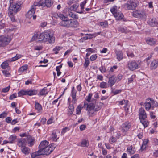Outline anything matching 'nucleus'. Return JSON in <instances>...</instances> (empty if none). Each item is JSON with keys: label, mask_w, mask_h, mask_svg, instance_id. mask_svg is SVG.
<instances>
[{"label": "nucleus", "mask_w": 158, "mask_h": 158, "mask_svg": "<svg viewBox=\"0 0 158 158\" xmlns=\"http://www.w3.org/2000/svg\"><path fill=\"white\" fill-rule=\"evenodd\" d=\"M69 112L70 114H72L73 112L74 111V107L73 105H69Z\"/></svg>", "instance_id": "43"}, {"label": "nucleus", "mask_w": 158, "mask_h": 158, "mask_svg": "<svg viewBox=\"0 0 158 158\" xmlns=\"http://www.w3.org/2000/svg\"><path fill=\"white\" fill-rule=\"evenodd\" d=\"M139 119L147 118V114L145 113V111L143 108H141L139 109Z\"/></svg>", "instance_id": "16"}, {"label": "nucleus", "mask_w": 158, "mask_h": 158, "mask_svg": "<svg viewBox=\"0 0 158 158\" xmlns=\"http://www.w3.org/2000/svg\"><path fill=\"white\" fill-rule=\"evenodd\" d=\"M116 141V138L113 136L110 137L109 139V141L110 143L112 144L113 143L115 142Z\"/></svg>", "instance_id": "54"}, {"label": "nucleus", "mask_w": 158, "mask_h": 158, "mask_svg": "<svg viewBox=\"0 0 158 158\" xmlns=\"http://www.w3.org/2000/svg\"><path fill=\"white\" fill-rule=\"evenodd\" d=\"M79 5L78 3H76L70 6L69 7L66 8L63 10V13L67 16H68L70 17L76 19H78V15L71 11H75L79 13H84L82 10H81L80 11H77V8L79 7Z\"/></svg>", "instance_id": "3"}, {"label": "nucleus", "mask_w": 158, "mask_h": 158, "mask_svg": "<svg viewBox=\"0 0 158 158\" xmlns=\"http://www.w3.org/2000/svg\"><path fill=\"white\" fill-rule=\"evenodd\" d=\"M21 9V4L16 3H11L9 9L8 14L11 16H13Z\"/></svg>", "instance_id": "6"}, {"label": "nucleus", "mask_w": 158, "mask_h": 158, "mask_svg": "<svg viewBox=\"0 0 158 158\" xmlns=\"http://www.w3.org/2000/svg\"><path fill=\"white\" fill-rule=\"evenodd\" d=\"M86 3V2L85 1H83L80 4L81 9V10H82L83 11V12L84 11V6L85 5Z\"/></svg>", "instance_id": "55"}, {"label": "nucleus", "mask_w": 158, "mask_h": 158, "mask_svg": "<svg viewBox=\"0 0 158 158\" xmlns=\"http://www.w3.org/2000/svg\"><path fill=\"white\" fill-rule=\"evenodd\" d=\"M99 70L102 73H105L106 72L105 67L103 66H101L99 68Z\"/></svg>", "instance_id": "58"}, {"label": "nucleus", "mask_w": 158, "mask_h": 158, "mask_svg": "<svg viewBox=\"0 0 158 158\" xmlns=\"http://www.w3.org/2000/svg\"><path fill=\"white\" fill-rule=\"evenodd\" d=\"M49 31L46 30L44 32L39 34L36 33L31 38V41L35 40L37 42H49Z\"/></svg>", "instance_id": "4"}, {"label": "nucleus", "mask_w": 158, "mask_h": 158, "mask_svg": "<svg viewBox=\"0 0 158 158\" xmlns=\"http://www.w3.org/2000/svg\"><path fill=\"white\" fill-rule=\"evenodd\" d=\"M84 107H82L81 105H79L76 108V114H80L81 112V110Z\"/></svg>", "instance_id": "40"}, {"label": "nucleus", "mask_w": 158, "mask_h": 158, "mask_svg": "<svg viewBox=\"0 0 158 158\" xmlns=\"http://www.w3.org/2000/svg\"><path fill=\"white\" fill-rule=\"evenodd\" d=\"M49 142L45 140L41 142L39 146V150L44 154L45 155H49L48 152L49 150V147L48 145Z\"/></svg>", "instance_id": "5"}, {"label": "nucleus", "mask_w": 158, "mask_h": 158, "mask_svg": "<svg viewBox=\"0 0 158 158\" xmlns=\"http://www.w3.org/2000/svg\"><path fill=\"white\" fill-rule=\"evenodd\" d=\"M49 0H45L44 3L42 2L40 0L39 2H35L33 5L31 7L35 10L36 9V6H42L44 7L46 6L47 8L49 7Z\"/></svg>", "instance_id": "9"}, {"label": "nucleus", "mask_w": 158, "mask_h": 158, "mask_svg": "<svg viewBox=\"0 0 158 158\" xmlns=\"http://www.w3.org/2000/svg\"><path fill=\"white\" fill-rule=\"evenodd\" d=\"M158 62L156 60H154L152 61L150 64V69H155L158 66Z\"/></svg>", "instance_id": "28"}, {"label": "nucleus", "mask_w": 158, "mask_h": 158, "mask_svg": "<svg viewBox=\"0 0 158 158\" xmlns=\"http://www.w3.org/2000/svg\"><path fill=\"white\" fill-rule=\"evenodd\" d=\"M131 122L127 121L123 123L121 126V131L123 135H125L127 132L131 129Z\"/></svg>", "instance_id": "8"}, {"label": "nucleus", "mask_w": 158, "mask_h": 158, "mask_svg": "<svg viewBox=\"0 0 158 158\" xmlns=\"http://www.w3.org/2000/svg\"><path fill=\"white\" fill-rule=\"evenodd\" d=\"M118 30L122 33H126L127 32L126 27H120L118 28Z\"/></svg>", "instance_id": "41"}, {"label": "nucleus", "mask_w": 158, "mask_h": 158, "mask_svg": "<svg viewBox=\"0 0 158 158\" xmlns=\"http://www.w3.org/2000/svg\"><path fill=\"white\" fill-rule=\"evenodd\" d=\"M16 136L15 135H13L10 136L9 137L10 141V143H14V142L16 139Z\"/></svg>", "instance_id": "35"}, {"label": "nucleus", "mask_w": 158, "mask_h": 158, "mask_svg": "<svg viewBox=\"0 0 158 158\" xmlns=\"http://www.w3.org/2000/svg\"><path fill=\"white\" fill-rule=\"evenodd\" d=\"M86 128V126L85 125L83 124L80 127V129L81 131H82L85 130Z\"/></svg>", "instance_id": "64"}, {"label": "nucleus", "mask_w": 158, "mask_h": 158, "mask_svg": "<svg viewBox=\"0 0 158 158\" xmlns=\"http://www.w3.org/2000/svg\"><path fill=\"white\" fill-rule=\"evenodd\" d=\"M130 4L132 5L133 7H134V9L139 4V2L137 0H130Z\"/></svg>", "instance_id": "34"}, {"label": "nucleus", "mask_w": 158, "mask_h": 158, "mask_svg": "<svg viewBox=\"0 0 158 158\" xmlns=\"http://www.w3.org/2000/svg\"><path fill=\"white\" fill-rule=\"evenodd\" d=\"M132 15L135 17L139 18L145 20L147 18L145 11L143 10H136L133 12Z\"/></svg>", "instance_id": "7"}, {"label": "nucleus", "mask_w": 158, "mask_h": 158, "mask_svg": "<svg viewBox=\"0 0 158 158\" xmlns=\"http://www.w3.org/2000/svg\"><path fill=\"white\" fill-rule=\"evenodd\" d=\"M76 93L77 91L75 90L74 87H73L71 93V96L72 98V102L74 103H75L77 100V99L76 98Z\"/></svg>", "instance_id": "18"}, {"label": "nucleus", "mask_w": 158, "mask_h": 158, "mask_svg": "<svg viewBox=\"0 0 158 158\" xmlns=\"http://www.w3.org/2000/svg\"><path fill=\"white\" fill-rule=\"evenodd\" d=\"M125 6L128 10H133L134 8L133 7L132 5L130 4V2L128 3L125 4L124 5Z\"/></svg>", "instance_id": "38"}, {"label": "nucleus", "mask_w": 158, "mask_h": 158, "mask_svg": "<svg viewBox=\"0 0 158 158\" xmlns=\"http://www.w3.org/2000/svg\"><path fill=\"white\" fill-rule=\"evenodd\" d=\"M92 36V35L90 36V35H89L88 34H87V35H86L84 37L81 39L82 40H87L89 39H90L91 38Z\"/></svg>", "instance_id": "57"}, {"label": "nucleus", "mask_w": 158, "mask_h": 158, "mask_svg": "<svg viewBox=\"0 0 158 158\" xmlns=\"http://www.w3.org/2000/svg\"><path fill=\"white\" fill-rule=\"evenodd\" d=\"M35 10L31 7V9L29 10L27 13L26 14V17L28 18H31L33 15H34L35 12Z\"/></svg>", "instance_id": "25"}, {"label": "nucleus", "mask_w": 158, "mask_h": 158, "mask_svg": "<svg viewBox=\"0 0 158 158\" xmlns=\"http://www.w3.org/2000/svg\"><path fill=\"white\" fill-rule=\"evenodd\" d=\"M139 67V64L135 61H132L128 63V68L131 71H133Z\"/></svg>", "instance_id": "12"}, {"label": "nucleus", "mask_w": 158, "mask_h": 158, "mask_svg": "<svg viewBox=\"0 0 158 158\" xmlns=\"http://www.w3.org/2000/svg\"><path fill=\"white\" fill-rule=\"evenodd\" d=\"M117 78L116 76L115 75H113L109 78L108 84L111 87L117 82Z\"/></svg>", "instance_id": "14"}, {"label": "nucleus", "mask_w": 158, "mask_h": 158, "mask_svg": "<svg viewBox=\"0 0 158 158\" xmlns=\"http://www.w3.org/2000/svg\"><path fill=\"white\" fill-rule=\"evenodd\" d=\"M127 55L129 57L133 58L134 57V54L130 52H127Z\"/></svg>", "instance_id": "60"}, {"label": "nucleus", "mask_w": 158, "mask_h": 158, "mask_svg": "<svg viewBox=\"0 0 158 158\" xmlns=\"http://www.w3.org/2000/svg\"><path fill=\"white\" fill-rule=\"evenodd\" d=\"M140 122L143 125L145 128L148 127L149 124V122L146 118H143L140 119Z\"/></svg>", "instance_id": "31"}, {"label": "nucleus", "mask_w": 158, "mask_h": 158, "mask_svg": "<svg viewBox=\"0 0 158 158\" xmlns=\"http://www.w3.org/2000/svg\"><path fill=\"white\" fill-rule=\"evenodd\" d=\"M89 144L88 141L85 139H82L80 143L78 145L79 146H80L82 147H87Z\"/></svg>", "instance_id": "19"}, {"label": "nucleus", "mask_w": 158, "mask_h": 158, "mask_svg": "<svg viewBox=\"0 0 158 158\" xmlns=\"http://www.w3.org/2000/svg\"><path fill=\"white\" fill-rule=\"evenodd\" d=\"M117 58L118 61L122 60L123 58V54L122 51H118L116 52Z\"/></svg>", "instance_id": "27"}, {"label": "nucleus", "mask_w": 158, "mask_h": 158, "mask_svg": "<svg viewBox=\"0 0 158 158\" xmlns=\"http://www.w3.org/2000/svg\"><path fill=\"white\" fill-rule=\"evenodd\" d=\"M78 0H70L67 3V4L70 5L74 3H77V2H78Z\"/></svg>", "instance_id": "56"}, {"label": "nucleus", "mask_w": 158, "mask_h": 158, "mask_svg": "<svg viewBox=\"0 0 158 158\" xmlns=\"http://www.w3.org/2000/svg\"><path fill=\"white\" fill-rule=\"evenodd\" d=\"M10 86L7 87L5 88H3L2 89V91L3 92L6 93L8 92L10 89Z\"/></svg>", "instance_id": "63"}, {"label": "nucleus", "mask_w": 158, "mask_h": 158, "mask_svg": "<svg viewBox=\"0 0 158 158\" xmlns=\"http://www.w3.org/2000/svg\"><path fill=\"white\" fill-rule=\"evenodd\" d=\"M114 16L117 20H120L122 19L123 17V14L121 12H117L114 15Z\"/></svg>", "instance_id": "29"}, {"label": "nucleus", "mask_w": 158, "mask_h": 158, "mask_svg": "<svg viewBox=\"0 0 158 158\" xmlns=\"http://www.w3.org/2000/svg\"><path fill=\"white\" fill-rule=\"evenodd\" d=\"M146 42L147 44L151 46L154 45L156 43V39L149 38L147 39Z\"/></svg>", "instance_id": "22"}, {"label": "nucleus", "mask_w": 158, "mask_h": 158, "mask_svg": "<svg viewBox=\"0 0 158 158\" xmlns=\"http://www.w3.org/2000/svg\"><path fill=\"white\" fill-rule=\"evenodd\" d=\"M127 151L128 153L130 155L134 154L135 152V147L132 145L127 148Z\"/></svg>", "instance_id": "26"}, {"label": "nucleus", "mask_w": 158, "mask_h": 158, "mask_svg": "<svg viewBox=\"0 0 158 158\" xmlns=\"http://www.w3.org/2000/svg\"><path fill=\"white\" fill-rule=\"evenodd\" d=\"M148 23L151 27H155L158 24V22L156 18H151L149 19Z\"/></svg>", "instance_id": "17"}, {"label": "nucleus", "mask_w": 158, "mask_h": 158, "mask_svg": "<svg viewBox=\"0 0 158 158\" xmlns=\"http://www.w3.org/2000/svg\"><path fill=\"white\" fill-rule=\"evenodd\" d=\"M2 72L4 75L7 77H10L11 76V74L7 70H3Z\"/></svg>", "instance_id": "47"}, {"label": "nucleus", "mask_w": 158, "mask_h": 158, "mask_svg": "<svg viewBox=\"0 0 158 158\" xmlns=\"http://www.w3.org/2000/svg\"><path fill=\"white\" fill-rule=\"evenodd\" d=\"M11 40V39L10 37L4 36H0V47L6 46Z\"/></svg>", "instance_id": "11"}, {"label": "nucleus", "mask_w": 158, "mask_h": 158, "mask_svg": "<svg viewBox=\"0 0 158 158\" xmlns=\"http://www.w3.org/2000/svg\"><path fill=\"white\" fill-rule=\"evenodd\" d=\"M26 141L25 139L24 138H21L18 141L17 143V145L21 148L25 146Z\"/></svg>", "instance_id": "21"}, {"label": "nucleus", "mask_w": 158, "mask_h": 158, "mask_svg": "<svg viewBox=\"0 0 158 158\" xmlns=\"http://www.w3.org/2000/svg\"><path fill=\"white\" fill-rule=\"evenodd\" d=\"M21 57L18 54L16 55L14 57H12L11 59V61H16Z\"/></svg>", "instance_id": "52"}, {"label": "nucleus", "mask_w": 158, "mask_h": 158, "mask_svg": "<svg viewBox=\"0 0 158 158\" xmlns=\"http://www.w3.org/2000/svg\"><path fill=\"white\" fill-rule=\"evenodd\" d=\"M148 100L149 101L151 102V106H152L153 107L158 106V103L157 102L154 101L152 98H148Z\"/></svg>", "instance_id": "32"}, {"label": "nucleus", "mask_w": 158, "mask_h": 158, "mask_svg": "<svg viewBox=\"0 0 158 158\" xmlns=\"http://www.w3.org/2000/svg\"><path fill=\"white\" fill-rule=\"evenodd\" d=\"M21 150L22 152L25 155H28L30 152V149L26 146L21 148Z\"/></svg>", "instance_id": "30"}, {"label": "nucleus", "mask_w": 158, "mask_h": 158, "mask_svg": "<svg viewBox=\"0 0 158 158\" xmlns=\"http://www.w3.org/2000/svg\"><path fill=\"white\" fill-rule=\"evenodd\" d=\"M92 95L91 93L89 94L86 97V101H85L84 103V106H86V110L87 111L89 115L90 116H93L94 112L99 110L104 105L103 103L96 102V100L95 99H92L91 101Z\"/></svg>", "instance_id": "1"}, {"label": "nucleus", "mask_w": 158, "mask_h": 158, "mask_svg": "<svg viewBox=\"0 0 158 158\" xmlns=\"http://www.w3.org/2000/svg\"><path fill=\"white\" fill-rule=\"evenodd\" d=\"M48 93V91L47 90V88L44 87L40 90L39 92V94L40 95H43L47 94Z\"/></svg>", "instance_id": "36"}, {"label": "nucleus", "mask_w": 158, "mask_h": 158, "mask_svg": "<svg viewBox=\"0 0 158 158\" xmlns=\"http://www.w3.org/2000/svg\"><path fill=\"white\" fill-rule=\"evenodd\" d=\"M63 47L61 46H57L53 49V51L55 54L58 53V51L61 49Z\"/></svg>", "instance_id": "37"}, {"label": "nucleus", "mask_w": 158, "mask_h": 158, "mask_svg": "<svg viewBox=\"0 0 158 158\" xmlns=\"http://www.w3.org/2000/svg\"><path fill=\"white\" fill-rule=\"evenodd\" d=\"M100 25L103 28L106 27L108 26V23L106 21L101 22L100 23Z\"/></svg>", "instance_id": "44"}, {"label": "nucleus", "mask_w": 158, "mask_h": 158, "mask_svg": "<svg viewBox=\"0 0 158 158\" xmlns=\"http://www.w3.org/2000/svg\"><path fill=\"white\" fill-rule=\"evenodd\" d=\"M97 57V56L96 54H94L92 55L90 57V60L91 61L95 60Z\"/></svg>", "instance_id": "59"}, {"label": "nucleus", "mask_w": 158, "mask_h": 158, "mask_svg": "<svg viewBox=\"0 0 158 158\" xmlns=\"http://www.w3.org/2000/svg\"><path fill=\"white\" fill-rule=\"evenodd\" d=\"M57 16L62 20L60 24L63 27H75L78 25V23L77 20L73 19H68L67 17L64 16L62 14H57Z\"/></svg>", "instance_id": "2"}, {"label": "nucleus", "mask_w": 158, "mask_h": 158, "mask_svg": "<svg viewBox=\"0 0 158 158\" xmlns=\"http://www.w3.org/2000/svg\"><path fill=\"white\" fill-rule=\"evenodd\" d=\"M27 140L29 145L32 146L34 143V139L30 135H27Z\"/></svg>", "instance_id": "23"}, {"label": "nucleus", "mask_w": 158, "mask_h": 158, "mask_svg": "<svg viewBox=\"0 0 158 158\" xmlns=\"http://www.w3.org/2000/svg\"><path fill=\"white\" fill-rule=\"evenodd\" d=\"M9 61L6 60L4 61L3 62L1 65V67L3 69H6L7 68L8 70L10 69V67L9 66Z\"/></svg>", "instance_id": "24"}, {"label": "nucleus", "mask_w": 158, "mask_h": 158, "mask_svg": "<svg viewBox=\"0 0 158 158\" xmlns=\"http://www.w3.org/2000/svg\"><path fill=\"white\" fill-rule=\"evenodd\" d=\"M90 62L88 58H85L84 64V66L85 68H86L88 67L89 64Z\"/></svg>", "instance_id": "48"}, {"label": "nucleus", "mask_w": 158, "mask_h": 158, "mask_svg": "<svg viewBox=\"0 0 158 158\" xmlns=\"http://www.w3.org/2000/svg\"><path fill=\"white\" fill-rule=\"evenodd\" d=\"M45 155L41 152L40 150L32 153L31 155V158H39V156L40 155Z\"/></svg>", "instance_id": "20"}, {"label": "nucleus", "mask_w": 158, "mask_h": 158, "mask_svg": "<svg viewBox=\"0 0 158 158\" xmlns=\"http://www.w3.org/2000/svg\"><path fill=\"white\" fill-rule=\"evenodd\" d=\"M100 87L102 88H106L107 87V83L106 82H102L100 83Z\"/></svg>", "instance_id": "49"}, {"label": "nucleus", "mask_w": 158, "mask_h": 158, "mask_svg": "<svg viewBox=\"0 0 158 158\" xmlns=\"http://www.w3.org/2000/svg\"><path fill=\"white\" fill-rule=\"evenodd\" d=\"M17 97V94L16 93H14L11 95L9 97L10 100H12Z\"/></svg>", "instance_id": "61"}, {"label": "nucleus", "mask_w": 158, "mask_h": 158, "mask_svg": "<svg viewBox=\"0 0 158 158\" xmlns=\"http://www.w3.org/2000/svg\"><path fill=\"white\" fill-rule=\"evenodd\" d=\"M27 65H26L21 67L19 69L18 71L19 73H22L27 70Z\"/></svg>", "instance_id": "39"}, {"label": "nucleus", "mask_w": 158, "mask_h": 158, "mask_svg": "<svg viewBox=\"0 0 158 158\" xmlns=\"http://www.w3.org/2000/svg\"><path fill=\"white\" fill-rule=\"evenodd\" d=\"M56 146V145L54 143H51L50 144V154L52 152V151L55 149Z\"/></svg>", "instance_id": "53"}, {"label": "nucleus", "mask_w": 158, "mask_h": 158, "mask_svg": "<svg viewBox=\"0 0 158 158\" xmlns=\"http://www.w3.org/2000/svg\"><path fill=\"white\" fill-rule=\"evenodd\" d=\"M117 6H114L110 9V11L114 15L115 14V13L118 12L117 10Z\"/></svg>", "instance_id": "45"}, {"label": "nucleus", "mask_w": 158, "mask_h": 158, "mask_svg": "<svg viewBox=\"0 0 158 158\" xmlns=\"http://www.w3.org/2000/svg\"><path fill=\"white\" fill-rule=\"evenodd\" d=\"M145 109L147 110H148L150 109L151 107V102L148 100V99L146 100V102L144 103Z\"/></svg>", "instance_id": "33"}, {"label": "nucleus", "mask_w": 158, "mask_h": 158, "mask_svg": "<svg viewBox=\"0 0 158 158\" xmlns=\"http://www.w3.org/2000/svg\"><path fill=\"white\" fill-rule=\"evenodd\" d=\"M60 131L58 130H54L52 131L51 135L52 140L56 141L59 138Z\"/></svg>", "instance_id": "13"}, {"label": "nucleus", "mask_w": 158, "mask_h": 158, "mask_svg": "<svg viewBox=\"0 0 158 158\" xmlns=\"http://www.w3.org/2000/svg\"><path fill=\"white\" fill-rule=\"evenodd\" d=\"M69 130V128L68 127H66L63 128L61 132V135H63L65 133H66L67 131H68Z\"/></svg>", "instance_id": "51"}, {"label": "nucleus", "mask_w": 158, "mask_h": 158, "mask_svg": "<svg viewBox=\"0 0 158 158\" xmlns=\"http://www.w3.org/2000/svg\"><path fill=\"white\" fill-rule=\"evenodd\" d=\"M37 93V91L36 90H21L18 92L19 97H20L22 95H28L29 96H32L35 95Z\"/></svg>", "instance_id": "10"}, {"label": "nucleus", "mask_w": 158, "mask_h": 158, "mask_svg": "<svg viewBox=\"0 0 158 158\" xmlns=\"http://www.w3.org/2000/svg\"><path fill=\"white\" fill-rule=\"evenodd\" d=\"M35 108L38 111H40L42 109L41 105L38 103H35Z\"/></svg>", "instance_id": "42"}, {"label": "nucleus", "mask_w": 158, "mask_h": 158, "mask_svg": "<svg viewBox=\"0 0 158 158\" xmlns=\"http://www.w3.org/2000/svg\"><path fill=\"white\" fill-rule=\"evenodd\" d=\"M118 102L119 103V104L120 105H124V107L126 111V114L127 115L128 114V100H123L121 101H118Z\"/></svg>", "instance_id": "15"}, {"label": "nucleus", "mask_w": 158, "mask_h": 158, "mask_svg": "<svg viewBox=\"0 0 158 158\" xmlns=\"http://www.w3.org/2000/svg\"><path fill=\"white\" fill-rule=\"evenodd\" d=\"M5 20L3 19L0 21V29L3 28L5 26Z\"/></svg>", "instance_id": "50"}, {"label": "nucleus", "mask_w": 158, "mask_h": 158, "mask_svg": "<svg viewBox=\"0 0 158 158\" xmlns=\"http://www.w3.org/2000/svg\"><path fill=\"white\" fill-rule=\"evenodd\" d=\"M135 75H132L128 79V81L129 83H131L132 82L134 79L135 77Z\"/></svg>", "instance_id": "62"}, {"label": "nucleus", "mask_w": 158, "mask_h": 158, "mask_svg": "<svg viewBox=\"0 0 158 158\" xmlns=\"http://www.w3.org/2000/svg\"><path fill=\"white\" fill-rule=\"evenodd\" d=\"M55 41V38L53 35V34L52 33L51 35L50 34V44L54 43Z\"/></svg>", "instance_id": "46"}]
</instances>
